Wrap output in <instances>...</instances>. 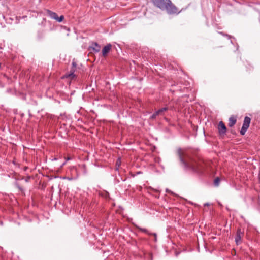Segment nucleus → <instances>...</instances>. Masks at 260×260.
I'll list each match as a JSON object with an SVG mask.
<instances>
[{
    "instance_id": "f257e3e1",
    "label": "nucleus",
    "mask_w": 260,
    "mask_h": 260,
    "mask_svg": "<svg viewBox=\"0 0 260 260\" xmlns=\"http://www.w3.org/2000/svg\"><path fill=\"white\" fill-rule=\"evenodd\" d=\"M152 4L162 11H166L169 15L178 14L177 8L170 0H150Z\"/></svg>"
},
{
    "instance_id": "f03ea898",
    "label": "nucleus",
    "mask_w": 260,
    "mask_h": 260,
    "mask_svg": "<svg viewBox=\"0 0 260 260\" xmlns=\"http://www.w3.org/2000/svg\"><path fill=\"white\" fill-rule=\"evenodd\" d=\"M182 150L181 148L177 149V154L181 166L186 171L197 172L198 171L197 165L196 162L191 158L185 160L182 156Z\"/></svg>"
},
{
    "instance_id": "7ed1b4c3",
    "label": "nucleus",
    "mask_w": 260,
    "mask_h": 260,
    "mask_svg": "<svg viewBox=\"0 0 260 260\" xmlns=\"http://www.w3.org/2000/svg\"><path fill=\"white\" fill-rule=\"evenodd\" d=\"M46 13L47 15L51 19H54L58 22H62L64 19L63 15H61L60 16L58 17L55 12H54L50 10H47Z\"/></svg>"
},
{
    "instance_id": "20e7f679",
    "label": "nucleus",
    "mask_w": 260,
    "mask_h": 260,
    "mask_svg": "<svg viewBox=\"0 0 260 260\" xmlns=\"http://www.w3.org/2000/svg\"><path fill=\"white\" fill-rule=\"evenodd\" d=\"M244 235V232L240 228H238L237 230L236 235L235 238V242L237 245H239L241 242L242 237Z\"/></svg>"
},
{
    "instance_id": "39448f33",
    "label": "nucleus",
    "mask_w": 260,
    "mask_h": 260,
    "mask_svg": "<svg viewBox=\"0 0 260 260\" xmlns=\"http://www.w3.org/2000/svg\"><path fill=\"white\" fill-rule=\"evenodd\" d=\"M218 129L220 135H224L226 132V127L222 121H220L218 124Z\"/></svg>"
},
{
    "instance_id": "423d86ee",
    "label": "nucleus",
    "mask_w": 260,
    "mask_h": 260,
    "mask_svg": "<svg viewBox=\"0 0 260 260\" xmlns=\"http://www.w3.org/2000/svg\"><path fill=\"white\" fill-rule=\"evenodd\" d=\"M72 68L71 69L70 73H69V74H66L65 75V77H66V78H68V77H71V76L72 77H75V75L74 74V72L75 71L76 68L77 67V64H76V63L75 61H73L72 63Z\"/></svg>"
},
{
    "instance_id": "0eeeda50",
    "label": "nucleus",
    "mask_w": 260,
    "mask_h": 260,
    "mask_svg": "<svg viewBox=\"0 0 260 260\" xmlns=\"http://www.w3.org/2000/svg\"><path fill=\"white\" fill-rule=\"evenodd\" d=\"M112 47V45L111 44H108L106 45L103 49H102V55L103 56H106L107 54L109 52Z\"/></svg>"
},
{
    "instance_id": "6e6552de",
    "label": "nucleus",
    "mask_w": 260,
    "mask_h": 260,
    "mask_svg": "<svg viewBox=\"0 0 260 260\" xmlns=\"http://www.w3.org/2000/svg\"><path fill=\"white\" fill-rule=\"evenodd\" d=\"M91 49L95 52H99L101 50L100 45L96 42H93L90 46Z\"/></svg>"
},
{
    "instance_id": "1a4fd4ad",
    "label": "nucleus",
    "mask_w": 260,
    "mask_h": 260,
    "mask_svg": "<svg viewBox=\"0 0 260 260\" xmlns=\"http://www.w3.org/2000/svg\"><path fill=\"white\" fill-rule=\"evenodd\" d=\"M237 119L236 117L234 115H232L229 119V126L232 127L236 123Z\"/></svg>"
},
{
    "instance_id": "9d476101",
    "label": "nucleus",
    "mask_w": 260,
    "mask_h": 260,
    "mask_svg": "<svg viewBox=\"0 0 260 260\" xmlns=\"http://www.w3.org/2000/svg\"><path fill=\"white\" fill-rule=\"evenodd\" d=\"M251 122V118L248 116H246L244 118L243 123L242 126L248 128Z\"/></svg>"
},
{
    "instance_id": "9b49d317",
    "label": "nucleus",
    "mask_w": 260,
    "mask_h": 260,
    "mask_svg": "<svg viewBox=\"0 0 260 260\" xmlns=\"http://www.w3.org/2000/svg\"><path fill=\"white\" fill-rule=\"evenodd\" d=\"M169 108L167 107H165L162 108H160L157 110L156 112L159 115L164 116L165 115V112L168 110Z\"/></svg>"
},
{
    "instance_id": "f8f14e48",
    "label": "nucleus",
    "mask_w": 260,
    "mask_h": 260,
    "mask_svg": "<svg viewBox=\"0 0 260 260\" xmlns=\"http://www.w3.org/2000/svg\"><path fill=\"white\" fill-rule=\"evenodd\" d=\"M248 128L246 127H245V126H242V128H241V129L240 130V134L241 135H245V134L246 133L247 130L248 129Z\"/></svg>"
},
{
    "instance_id": "ddd939ff",
    "label": "nucleus",
    "mask_w": 260,
    "mask_h": 260,
    "mask_svg": "<svg viewBox=\"0 0 260 260\" xmlns=\"http://www.w3.org/2000/svg\"><path fill=\"white\" fill-rule=\"evenodd\" d=\"M220 181V178L219 177H217L215 179L214 181V185L215 186H218L219 184V182Z\"/></svg>"
},
{
    "instance_id": "4468645a",
    "label": "nucleus",
    "mask_w": 260,
    "mask_h": 260,
    "mask_svg": "<svg viewBox=\"0 0 260 260\" xmlns=\"http://www.w3.org/2000/svg\"><path fill=\"white\" fill-rule=\"evenodd\" d=\"M139 230L143 232V233H146V234H150L148 231V230L145 229V228H141V227H139L138 228Z\"/></svg>"
},
{
    "instance_id": "2eb2a0df",
    "label": "nucleus",
    "mask_w": 260,
    "mask_h": 260,
    "mask_svg": "<svg viewBox=\"0 0 260 260\" xmlns=\"http://www.w3.org/2000/svg\"><path fill=\"white\" fill-rule=\"evenodd\" d=\"M157 116H158V115L156 111L153 114L151 115V116L150 117V119L153 120L156 118Z\"/></svg>"
},
{
    "instance_id": "dca6fc26",
    "label": "nucleus",
    "mask_w": 260,
    "mask_h": 260,
    "mask_svg": "<svg viewBox=\"0 0 260 260\" xmlns=\"http://www.w3.org/2000/svg\"><path fill=\"white\" fill-rule=\"evenodd\" d=\"M16 186L17 187V188L22 192H23L24 190L19 185V184H16Z\"/></svg>"
},
{
    "instance_id": "f3484780",
    "label": "nucleus",
    "mask_w": 260,
    "mask_h": 260,
    "mask_svg": "<svg viewBox=\"0 0 260 260\" xmlns=\"http://www.w3.org/2000/svg\"><path fill=\"white\" fill-rule=\"evenodd\" d=\"M219 33H220V34H221L222 35H223V36H226V37H228V39H229L231 38V37L230 36H229V35H227V34H223L222 32H219Z\"/></svg>"
},
{
    "instance_id": "a211bd4d",
    "label": "nucleus",
    "mask_w": 260,
    "mask_h": 260,
    "mask_svg": "<svg viewBox=\"0 0 260 260\" xmlns=\"http://www.w3.org/2000/svg\"><path fill=\"white\" fill-rule=\"evenodd\" d=\"M152 190H153V191H154L155 192H159V190L158 189H153L152 188H150Z\"/></svg>"
},
{
    "instance_id": "6ab92c4d",
    "label": "nucleus",
    "mask_w": 260,
    "mask_h": 260,
    "mask_svg": "<svg viewBox=\"0 0 260 260\" xmlns=\"http://www.w3.org/2000/svg\"><path fill=\"white\" fill-rule=\"evenodd\" d=\"M67 161H65L61 166V167H62L63 166H64L66 164Z\"/></svg>"
},
{
    "instance_id": "aec40b11",
    "label": "nucleus",
    "mask_w": 260,
    "mask_h": 260,
    "mask_svg": "<svg viewBox=\"0 0 260 260\" xmlns=\"http://www.w3.org/2000/svg\"><path fill=\"white\" fill-rule=\"evenodd\" d=\"M105 194H106L105 197H106V198H107V196H108L109 194H108V192H107L105 193Z\"/></svg>"
},
{
    "instance_id": "412c9836",
    "label": "nucleus",
    "mask_w": 260,
    "mask_h": 260,
    "mask_svg": "<svg viewBox=\"0 0 260 260\" xmlns=\"http://www.w3.org/2000/svg\"><path fill=\"white\" fill-rule=\"evenodd\" d=\"M166 191L167 192H171V191H170L168 189H166Z\"/></svg>"
},
{
    "instance_id": "4be33fe9",
    "label": "nucleus",
    "mask_w": 260,
    "mask_h": 260,
    "mask_svg": "<svg viewBox=\"0 0 260 260\" xmlns=\"http://www.w3.org/2000/svg\"><path fill=\"white\" fill-rule=\"evenodd\" d=\"M141 173H142V172H140V171H139V172H137V174H141Z\"/></svg>"
},
{
    "instance_id": "5701e85b",
    "label": "nucleus",
    "mask_w": 260,
    "mask_h": 260,
    "mask_svg": "<svg viewBox=\"0 0 260 260\" xmlns=\"http://www.w3.org/2000/svg\"><path fill=\"white\" fill-rule=\"evenodd\" d=\"M209 205V204L208 203H206L204 204V206H208Z\"/></svg>"
},
{
    "instance_id": "b1692460",
    "label": "nucleus",
    "mask_w": 260,
    "mask_h": 260,
    "mask_svg": "<svg viewBox=\"0 0 260 260\" xmlns=\"http://www.w3.org/2000/svg\"><path fill=\"white\" fill-rule=\"evenodd\" d=\"M57 159L56 158H54L53 159H52V160H56Z\"/></svg>"
},
{
    "instance_id": "393cba45",
    "label": "nucleus",
    "mask_w": 260,
    "mask_h": 260,
    "mask_svg": "<svg viewBox=\"0 0 260 260\" xmlns=\"http://www.w3.org/2000/svg\"><path fill=\"white\" fill-rule=\"evenodd\" d=\"M70 157H68V158H67L66 161L69 160H70Z\"/></svg>"
},
{
    "instance_id": "a878e982",
    "label": "nucleus",
    "mask_w": 260,
    "mask_h": 260,
    "mask_svg": "<svg viewBox=\"0 0 260 260\" xmlns=\"http://www.w3.org/2000/svg\"><path fill=\"white\" fill-rule=\"evenodd\" d=\"M155 197L157 198H159V196L156 195Z\"/></svg>"
},
{
    "instance_id": "bb28decb",
    "label": "nucleus",
    "mask_w": 260,
    "mask_h": 260,
    "mask_svg": "<svg viewBox=\"0 0 260 260\" xmlns=\"http://www.w3.org/2000/svg\"><path fill=\"white\" fill-rule=\"evenodd\" d=\"M116 164H118V166H120V164H119V162H116Z\"/></svg>"
},
{
    "instance_id": "cd10ccee",
    "label": "nucleus",
    "mask_w": 260,
    "mask_h": 260,
    "mask_svg": "<svg viewBox=\"0 0 260 260\" xmlns=\"http://www.w3.org/2000/svg\"><path fill=\"white\" fill-rule=\"evenodd\" d=\"M116 164H118V166H120V164H119V162H116Z\"/></svg>"
},
{
    "instance_id": "c85d7f7f",
    "label": "nucleus",
    "mask_w": 260,
    "mask_h": 260,
    "mask_svg": "<svg viewBox=\"0 0 260 260\" xmlns=\"http://www.w3.org/2000/svg\"><path fill=\"white\" fill-rule=\"evenodd\" d=\"M116 164H118V166H120V164H119V162H116Z\"/></svg>"
}]
</instances>
